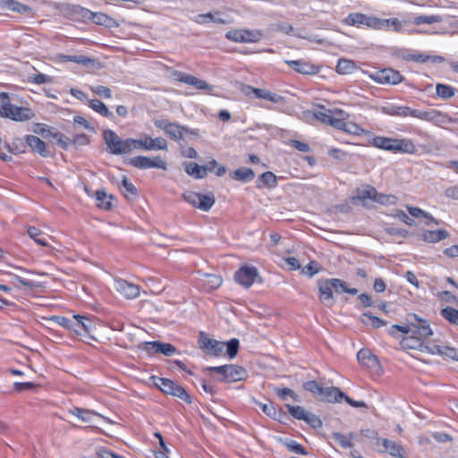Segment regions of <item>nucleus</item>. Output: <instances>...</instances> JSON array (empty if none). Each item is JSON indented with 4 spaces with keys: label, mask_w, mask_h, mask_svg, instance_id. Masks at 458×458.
Returning <instances> with one entry per match:
<instances>
[{
    "label": "nucleus",
    "mask_w": 458,
    "mask_h": 458,
    "mask_svg": "<svg viewBox=\"0 0 458 458\" xmlns=\"http://www.w3.org/2000/svg\"><path fill=\"white\" fill-rule=\"evenodd\" d=\"M400 344L403 349L420 350L431 354H438L453 360H458V352L456 349L441 344H433L430 346L426 345L415 334H410L409 335L404 336L401 340Z\"/></svg>",
    "instance_id": "obj_1"
},
{
    "label": "nucleus",
    "mask_w": 458,
    "mask_h": 458,
    "mask_svg": "<svg viewBox=\"0 0 458 458\" xmlns=\"http://www.w3.org/2000/svg\"><path fill=\"white\" fill-rule=\"evenodd\" d=\"M1 98V117L8 118L15 122H26L34 117L35 114L30 108L13 105L7 93H4Z\"/></svg>",
    "instance_id": "obj_2"
},
{
    "label": "nucleus",
    "mask_w": 458,
    "mask_h": 458,
    "mask_svg": "<svg viewBox=\"0 0 458 458\" xmlns=\"http://www.w3.org/2000/svg\"><path fill=\"white\" fill-rule=\"evenodd\" d=\"M103 137L110 154L118 156L132 152V138L123 140L109 129L104 131Z\"/></svg>",
    "instance_id": "obj_3"
},
{
    "label": "nucleus",
    "mask_w": 458,
    "mask_h": 458,
    "mask_svg": "<svg viewBox=\"0 0 458 458\" xmlns=\"http://www.w3.org/2000/svg\"><path fill=\"white\" fill-rule=\"evenodd\" d=\"M373 145L378 148L408 154H414L417 150L413 142L406 139L398 140L386 137H376L373 140Z\"/></svg>",
    "instance_id": "obj_4"
},
{
    "label": "nucleus",
    "mask_w": 458,
    "mask_h": 458,
    "mask_svg": "<svg viewBox=\"0 0 458 458\" xmlns=\"http://www.w3.org/2000/svg\"><path fill=\"white\" fill-rule=\"evenodd\" d=\"M183 199L187 203L202 211H208L216 201L212 192L202 194L192 191L184 192Z\"/></svg>",
    "instance_id": "obj_5"
},
{
    "label": "nucleus",
    "mask_w": 458,
    "mask_h": 458,
    "mask_svg": "<svg viewBox=\"0 0 458 458\" xmlns=\"http://www.w3.org/2000/svg\"><path fill=\"white\" fill-rule=\"evenodd\" d=\"M168 143L165 139L157 137L152 138L145 134L141 139L132 138V151L145 149L148 151L152 150H166Z\"/></svg>",
    "instance_id": "obj_6"
},
{
    "label": "nucleus",
    "mask_w": 458,
    "mask_h": 458,
    "mask_svg": "<svg viewBox=\"0 0 458 458\" xmlns=\"http://www.w3.org/2000/svg\"><path fill=\"white\" fill-rule=\"evenodd\" d=\"M207 370L216 371L222 376V380L225 382H237L246 378V370L237 365H225L219 367H208Z\"/></svg>",
    "instance_id": "obj_7"
},
{
    "label": "nucleus",
    "mask_w": 458,
    "mask_h": 458,
    "mask_svg": "<svg viewBox=\"0 0 458 458\" xmlns=\"http://www.w3.org/2000/svg\"><path fill=\"white\" fill-rule=\"evenodd\" d=\"M262 37L263 33L260 30L248 29L232 30L225 34L227 39L237 43H257Z\"/></svg>",
    "instance_id": "obj_8"
},
{
    "label": "nucleus",
    "mask_w": 458,
    "mask_h": 458,
    "mask_svg": "<svg viewBox=\"0 0 458 458\" xmlns=\"http://www.w3.org/2000/svg\"><path fill=\"white\" fill-rule=\"evenodd\" d=\"M338 109H325L321 108L314 113L307 111L304 112V117L306 120L310 121L311 118H315L323 123L329 124L333 127H339L343 124V122L339 118V115L336 114Z\"/></svg>",
    "instance_id": "obj_9"
},
{
    "label": "nucleus",
    "mask_w": 458,
    "mask_h": 458,
    "mask_svg": "<svg viewBox=\"0 0 458 458\" xmlns=\"http://www.w3.org/2000/svg\"><path fill=\"white\" fill-rule=\"evenodd\" d=\"M155 385L165 394H172L189 403L191 402L185 389L168 378L157 377L155 378Z\"/></svg>",
    "instance_id": "obj_10"
},
{
    "label": "nucleus",
    "mask_w": 458,
    "mask_h": 458,
    "mask_svg": "<svg viewBox=\"0 0 458 458\" xmlns=\"http://www.w3.org/2000/svg\"><path fill=\"white\" fill-rule=\"evenodd\" d=\"M395 115L396 116H403V117L413 116V117H417L420 120L429 121V122L439 121V118L442 116V114L438 111H436V110L419 111V110L411 109L409 106H396Z\"/></svg>",
    "instance_id": "obj_11"
},
{
    "label": "nucleus",
    "mask_w": 458,
    "mask_h": 458,
    "mask_svg": "<svg viewBox=\"0 0 458 458\" xmlns=\"http://www.w3.org/2000/svg\"><path fill=\"white\" fill-rule=\"evenodd\" d=\"M129 164L139 169L158 168L167 169V163L160 157L153 158L148 157L138 156L129 159Z\"/></svg>",
    "instance_id": "obj_12"
},
{
    "label": "nucleus",
    "mask_w": 458,
    "mask_h": 458,
    "mask_svg": "<svg viewBox=\"0 0 458 458\" xmlns=\"http://www.w3.org/2000/svg\"><path fill=\"white\" fill-rule=\"evenodd\" d=\"M199 346L208 355L219 356L224 352L225 343L208 338L205 333L200 332Z\"/></svg>",
    "instance_id": "obj_13"
},
{
    "label": "nucleus",
    "mask_w": 458,
    "mask_h": 458,
    "mask_svg": "<svg viewBox=\"0 0 458 458\" xmlns=\"http://www.w3.org/2000/svg\"><path fill=\"white\" fill-rule=\"evenodd\" d=\"M175 81L191 85L197 89L206 90L211 92L214 89V86L208 84L206 81L199 79L191 74L184 73L182 72H174L173 74Z\"/></svg>",
    "instance_id": "obj_14"
},
{
    "label": "nucleus",
    "mask_w": 458,
    "mask_h": 458,
    "mask_svg": "<svg viewBox=\"0 0 458 458\" xmlns=\"http://www.w3.org/2000/svg\"><path fill=\"white\" fill-rule=\"evenodd\" d=\"M259 278L257 268L249 266L242 267L234 275L235 281L245 288L250 287Z\"/></svg>",
    "instance_id": "obj_15"
},
{
    "label": "nucleus",
    "mask_w": 458,
    "mask_h": 458,
    "mask_svg": "<svg viewBox=\"0 0 458 458\" xmlns=\"http://www.w3.org/2000/svg\"><path fill=\"white\" fill-rule=\"evenodd\" d=\"M370 78L377 83L394 85L400 83L403 80L400 72L393 69H383L376 72L370 75Z\"/></svg>",
    "instance_id": "obj_16"
},
{
    "label": "nucleus",
    "mask_w": 458,
    "mask_h": 458,
    "mask_svg": "<svg viewBox=\"0 0 458 458\" xmlns=\"http://www.w3.org/2000/svg\"><path fill=\"white\" fill-rule=\"evenodd\" d=\"M142 349L149 354L162 353L165 356H171L176 352V348L167 343L146 342Z\"/></svg>",
    "instance_id": "obj_17"
},
{
    "label": "nucleus",
    "mask_w": 458,
    "mask_h": 458,
    "mask_svg": "<svg viewBox=\"0 0 458 458\" xmlns=\"http://www.w3.org/2000/svg\"><path fill=\"white\" fill-rule=\"evenodd\" d=\"M359 362L374 373H379L381 366L377 356L373 355L369 350L361 349L358 354Z\"/></svg>",
    "instance_id": "obj_18"
},
{
    "label": "nucleus",
    "mask_w": 458,
    "mask_h": 458,
    "mask_svg": "<svg viewBox=\"0 0 458 458\" xmlns=\"http://www.w3.org/2000/svg\"><path fill=\"white\" fill-rule=\"evenodd\" d=\"M319 292V301L327 307H332L335 304V298L333 295L334 286L331 284V279L320 280L318 283Z\"/></svg>",
    "instance_id": "obj_19"
},
{
    "label": "nucleus",
    "mask_w": 458,
    "mask_h": 458,
    "mask_svg": "<svg viewBox=\"0 0 458 458\" xmlns=\"http://www.w3.org/2000/svg\"><path fill=\"white\" fill-rule=\"evenodd\" d=\"M154 123L157 128L163 130L166 134L174 140L182 139L183 133L186 131L185 127L169 123L166 120H157Z\"/></svg>",
    "instance_id": "obj_20"
},
{
    "label": "nucleus",
    "mask_w": 458,
    "mask_h": 458,
    "mask_svg": "<svg viewBox=\"0 0 458 458\" xmlns=\"http://www.w3.org/2000/svg\"><path fill=\"white\" fill-rule=\"evenodd\" d=\"M114 288L118 293L128 299L136 298L140 294V287L137 284L121 278L114 280Z\"/></svg>",
    "instance_id": "obj_21"
},
{
    "label": "nucleus",
    "mask_w": 458,
    "mask_h": 458,
    "mask_svg": "<svg viewBox=\"0 0 458 458\" xmlns=\"http://www.w3.org/2000/svg\"><path fill=\"white\" fill-rule=\"evenodd\" d=\"M411 317L417 321V324L412 323V334H415L423 342L433 335V331L427 320L419 318L416 314H411Z\"/></svg>",
    "instance_id": "obj_22"
},
{
    "label": "nucleus",
    "mask_w": 458,
    "mask_h": 458,
    "mask_svg": "<svg viewBox=\"0 0 458 458\" xmlns=\"http://www.w3.org/2000/svg\"><path fill=\"white\" fill-rule=\"evenodd\" d=\"M81 15L83 18L90 20L92 21V22L98 25L111 27L113 24L115 23L113 18L103 13H93L88 9H82Z\"/></svg>",
    "instance_id": "obj_23"
},
{
    "label": "nucleus",
    "mask_w": 458,
    "mask_h": 458,
    "mask_svg": "<svg viewBox=\"0 0 458 458\" xmlns=\"http://www.w3.org/2000/svg\"><path fill=\"white\" fill-rule=\"evenodd\" d=\"M285 64L301 74H316L319 72L318 66L302 60H286Z\"/></svg>",
    "instance_id": "obj_24"
},
{
    "label": "nucleus",
    "mask_w": 458,
    "mask_h": 458,
    "mask_svg": "<svg viewBox=\"0 0 458 458\" xmlns=\"http://www.w3.org/2000/svg\"><path fill=\"white\" fill-rule=\"evenodd\" d=\"M377 196V190L372 186H365L363 188L358 189L356 191L355 195L352 197V201L353 204L361 203L362 205H367L368 200L375 199Z\"/></svg>",
    "instance_id": "obj_25"
},
{
    "label": "nucleus",
    "mask_w": 458,
    "mask_h": 458,
    "mask_svg": "<svg viewBox=\"0 0 458 458\" xmlns=\"http://www.w3.org/2000/svg\"><path fill=\"white\" fill-rule=\"evenodd\" d=\"M70 413L75 416L77 419H79L81 421L89 423V424H95L98 422V420L104 419L103 416L100 414L94 412L89 410H83L80 408H72L70 410Z\"/></svg>",
    "instance_id": "obj_26"
},
{
    "label": "nucleus",
    "mask_w": 458,
    "mask_h": 458,
    "mask_svg": "<svg viewBox=\"0 0 458 458\" xmlns=\"http://www.w3.org/2000/svg\"><path fill=\"white\" fill-rule=\"evenodd\" d=\"M449 233L445 229L426 230L420 234V238L428 243H437L446 239Z\"/></svg>",
    "instance_id": "obj_27"
},
{
    "label": "nucleus",
    "mask_w": 458,
    "mask_h": 458,
    "mask_svg": "<svg viewBox=\"0 0 458 458\" xmlns=\"http://www.w3.org/2000/svg\"><path fill=\"white\" fill-rule=\"evenodd\" d=\"M344 396V394L341 392L337 387L331 386L326 388L323 387L318 398L324 402L337 403L340 402Z\"/></svg>",
    "instance_id": "obj_28"
},
{
    "label": "nucleus",
    "mask_w": 458,
    "mask_h": 458,
    "mask_svg": "<svg viewBox=\"0 0 458 458\" xmlns=\"http://www.w3.org/2000/svg\"><path fill=\"white\" fill-rule=\"evenodd\" d=\"M336 114L339 115L338 119H341L343 122L341 126L335 127L336 129L344 130V131L351 134H360L361 129L357 124L347 121L349 115L346 112L343 110H337Z\"/></svg>",
    "instance_id": "obj_29"
},
{
    "label": "nucleus",
    "mask_w": 458,
    "mask_h": 458,
    "mask_svg": "<svg viewBox=\"0 0 458 458\" xmlns=\"http://www.w3.org/2000/svg\"><path fill=\"white\" fill-rule=\"evenodd\" d=\"M26 143L35 152L38 153L42 157H47L48 151L46 148V144L38 137L34 135H28L25 138Z\"/></svg>",
    "instance_id": "obj_30"
},
{
    "label": "nucleus",
    "mask_w": 458,
    "mask_h": 458,
    "mask_svg": "<svg viewBox=\"0 0 458 458\" xmlns=\"http://www.w3.org/2000/svg\"><path fill=\"white\" fill-rule=\"evenodd\" d=\"M248 89L250 91H252L258 98L266 99V100H268L273 103H282L284 101V98L282 96L277 95L269 90L257 89V88H253V87H249Z\"/></svg>",
    "instance_id": "obj_31"
},
{
    "label": "nucleus",
    "mask_w": 458,
    "mask_h": 458,
    "mask_svg": "<svg viewBox=\"0 0 458 458\" xmlns=\"http://www.w3.org/2000/svg\"><path fill=\"white\" fill-rule=\"evenodd\" d=\"M377 445L384 447L383 451L387 452L394 457L400 456V454L403 452L401 445L386 438H378L377 440Z\"/></svg>",
    "instance_id": "obj_32"
},
{
    "label": "nucleus",
    "mask_w": 458,
    "mask_h": 458,
    "mask_svg": "<svg viewBox=\"0 0 458 458\" xmlns=\"http://www.w3.org/2000/svg\"><path fill=\"white\" fill-rule=\"evenodd\" d=\"M277 185V177L272 172H265L259 175L257 181L258 188L273 189Z\"/></svg>",
    "instance_id": "obj_33"
},
{
    "label": "nucleus",
    "mask_w": 458,
    "mask_h": 458,
    "mask_svg": "<svg viewBox=\"0 0 458 458\" xmlns=\"http://www.w3.org/2000/svg\"><path fill=\"white\" fill-rule=\"evenodd\" d=\"M97 206L105 210H110L113 207V196L107 194L104 190H98L95 192Z\"/></svg>",
    "instance_id": "obj_34"
},
{
    "label": "nucleus",
    "mask_w": 458,
    "mask_h": 458,
    "mask_svg": "<svg viewBox=\"0 0 458 458\" xmlns=\"http://www.w3.org/2000/svg\"><path fill=\"white\" fill-rule=\"evenodd\" d=\"M184 169L189 175L196 179H202L206 177L208 170L207 167L192 162L184 164Z\"/></svg>",
    "instance_id": "obj_35"
},
{
    "label": "nucleus",
    "mask_w": 458,
    "mask_h": 458,
    "mask_svg": "<svg viewBox=\"0 0 458 458\" xmlns=\"http://www.w3.org/2000/svg\"><path fill=\"white\" fill-rule=\"evenodd\" d=\"M356 435L354 433H350L348 435H344L338 432H335L332 435L333 439L336 444H338L343 448H351L353 446V439Z\"/></svg>",
    "instance_id": "obj_36"
},
{
    "label": "nucleus",
    "mask_w": 458,
    "mask_h": 458,
    "mask_svg": "<svg viewBox=\"0 0 458 458\" xmlns=\"http://www.w3.org/2000/svg\"><path fill=\"white\" fill-rule=\"evenodd\" d=\"M73 318L75 319V321H74L75 325L80 326L81 334H83V333L90 334L93 332L95 324L90 319H89L86 317L80 316V315H74Z\"/></svg>",
    "instance_id": "obj_37"
},
{
    "label": "nucleus",
    "mask_w": 458,
    "mask_h": 458,
    "mask_svg": "<svg viewBox=\"0 0 458 458\" xmlns=\"http://www.w3.org/2000/svg\"><path fill=\"white\" fill-rule=\"evenodd\" d=\"M367 15L361 13H350L343 23L349 26H361L366 24Z\"/></svg>",
    "instance_id": "obj_38"
},
{
    "label": "nucleus",
    "mask_w": 458,
    "mask_h": 458,
    "mask_svg": "<svg viewBox=\"0 0 458 458\" xmlns=\"http://www.w3.org/2000/svg\"><path fill=\"white\" fill-rule=\"evenodd\" d=\"M29 236L38 245L48 246L47 237L43 232L34 226H29L27 229Z\"/></svg>",
    "instance_id": "obj_39"
},
{
    "label": "nucleus",
    "mask_w": 458,
    "mask_h": 458,
    "mask_svg": "<svg viewBox=\"0 0 458 458\" xmlns=\"http://www.w3.org/2000/svg\"><path fill=\"white\" fill-rule=\"evenodd\" d=\"M233 177L242 182H250L254 179L255 174L252 169L242 167L233 171Z\"/></svg>",
    "instance_id": "obj_40"
},
{
    "label": "nucleus",
    "mask_w": 458,
    "mask_h": 458,
    "mask_svg": "<svg viewBox=\"0 0 458 458\" xmlns=\"http://www.w3.org/2000/svg\"><path fill=\"white\" fill-rule=\"evenodd\" d=\"M222 277L216 275L205 274L203 285L209 291L218 288L222 284Z\"/></svg>",
    "instance_id": "obj_41"
},
{
    "label": "nucleus",
    "mask_w": 458,
    "mask_h": 458,
    "mask_svg": "<svg viewBox=\"0 0 458 458\" xmlns=\"http://www.w3.org/2000/svg\"><path fill=\"white\" fill-rule=\"evenodd\" d=\"M51 320L55 321L56 324L63 327L64 328L73 331L77 335H81V330L79 328H76V325H75L74 321H72L64 317H57V316L52 317Z\"/></svg>",
    "instance_id": "obj_42"
},
{
    "label": "nucleus",
    "mask_w": 458,
    "mask_h": 458,
    "mask_svg": "<svg viewBox=\"0 0 458 458\" xmlns=\"http://www.w3.org/2000/svg\"><path fill=\"white\" fill-rule=\"evenodd\" d=\"M331 284L334 286L335 293H348L352 295H355L358 293L357 289L349 288L345 282L338 278H332Z\"/></svg>",
    "instance_id": "obj_43"
},
{
    "label": "nucleus",
    "mask_w": 458,
    "mask_h": 458,
    "mask_svg": "<svg viewBox=\"0 0 458 458\" xmlns=\"http://www.w3.org/2000/svg\"><path fill=\"white\" fill-rule=\"evenodd\" d=\"M360 320L364 325L371 326L374 328H378V327L386 325V323L383 320H381L379 318L373 316L369 312L363 313L361 315Z\"/></svg>",
    "instance_id": "obj_44"
},
{
    "label": "nucleus",
    "mask_w": 458,
    "mask_h": 458,
    "mask_svg": "<svg viewBox=\"0 0 458 458\" xmlns=\"http://www.w3.org/2000/svg\"><path fill=\"white\" fill-rule=\"evenodd\" d=\"M194 21L197 23H203L207 21H213L215 23H226V21L221 18L217 13L213 14L211 13H207L203 14H199L194 18Z\"/></svg>",
    "instance_id": "obj_45"
},
{
    "label": "nucleus",
    "mask_w": 458,
    "mask_h": 458,
    "mask_svg": "<svg viewBox=\"0 0 458 458\" xmlns=\"http://www.w3.org/2000/svg\"><path fill=\"white\" fill-rule=\"evenodd\" d=\"M442 21V17L439 15H419L414 17L412 23L420 26L421 24H433Z\"/></svg>",
    "instance_id": "obj_46"
},
{
    "label": "nucleus",
    "mask_w": 458,
    "mask_h": 458,
    "mask_svg": "<svg viewBox=\"0 0 458 458\" xmlns=\"http://www.w3.org/2000/svg\"><path fill=\"white\" fill-rule=\"evenodd\" d=\"M440 313L447 321L458 326V310L452 307H446L442 309Z\"/></svg>",
    "instance_id": "obj_47"
},
{
    "label": "nucleus",
    "mask_w": 458,
    "mask_h": 458,
    "mask_svg": "<svg viewBox=\"0 0 458 458\" xmlns=\"http://www.w3.org/2000/svg\"><path fill=\"white\" fill-rule=\"evenodd\" d=\"M89 106L96 111L97 113L102 114L103 116L109 117L111 113L107 106L98 99H92L89 101Z\"/></svg>",
    "instance_id": "obj_48"
},
{
    "label": "nucleus",
    "mask_w": 458,
    "mask_h": 458,
    "mask_svg": "<svg viewBox=\"0 0 458 458\" xmlns=\"http://www.w3.org/2000/svg\"><path fill=\"white\" fill-rule=\"evenodd\" d=\"M121 191L126 198L137 195V189L135 186L127 179L126 176L123 177Z\"/></svg>",
    "instance_id": "obj_49"
},
{
    "label": "nucleus",
    "mask_w": 458,
    "mask_h": 458,
    "mask_svg": "<svg viewBox=\"0 0 458 458\" xmlns=\"http://www.w3.org/2000/svg\"><path fill=\"white\" fill-rule=\"evenodd\" d=\"M374 201L381 205H394L397 202V197L391 194L379 193L377 191V196L375 197Z\"/></svg>",
    "instance_id": "obj_50"
},
{
    "label": "nucleus",
    "mask_w": 458,
    "mask_h": 458,
    "mask_svg": "<svg viewBox=\"0 0 458 458\" xmlns=\"http://www.w3.org/2000/svg\"><path fill=\"white\" fill-rule=\"evenodd\" d=\"M437 94L439 98L447 99L452 98L454 95V89L445 84H437Z\"/></svg>",
    "instance_id": "obj_51"
},
{
    "label": "nucleus",
    "mask_w": 458,
    "mask_h": 458,
    "mask_svg": "<svg viewBox=\"0 0 458 458\" xmlns=\"http://www.w3.org/2000/svg\"><path fill=\"white\" fill-rule=\"evenodd\" d=\"M353 69L354 64L352 61L346 59L339 60L336 66V71L341 74L351 73L353 71Z\"/></svg>",
    "instance_id": "obj_52"
},
{
    "label": "nucleus",
    "mask_w": 458,
    "mask_h": 458,
    "mask_svg": "<svg viewBox=\"0 0 458 458\" xmlns=\"http://www.w3.org/2000/svg\"><path fill=\"white\" fill-rule=\"evenodd\" d=\"M289 413L297 420H302L306 416V413L308 412L303 407L301 406H294L291 404L286 405Z\"/></svg>",
    "instance_id": "obj_53"
},
{
    "label": "nucleus",
    "mask_w": 458,
    "mask_h": 458,
    "mask_svg": "<svg viewBox=\"0 0 458 458\" xmlns=\"http://www.w3.org/2000/svg\"><path fill=\"white\" fill-rule=\"evenodd\" d=\"M303 388L306 391H309L310 393H311L312 394H314L315 396H318V397H319V395H320V394L322 392V389H323V387L320 386L314 380H310V381H308V382L304 383L303 384Z\"/></svg>",
    "instance_id": "obj_54"
},
{
    "label": "nucleus",
    "mask_w": 458,
    "mask_h": 458,
    "mask_svg": "<svg viewBox=\"0 0 458 458\" xmlns=\"http://www.w3.org/2000/svg\"><path fill=\"white\" fill-rule=\"evenodd\" d=\"M239 344V340L235 338L231 339L229 342L225 344V346L226 345V352L231 359L237 355Z\"/></svg>",
    "instance_id": "obj_55"
},
{
    "label": "nucleus",
    "mask_w": 458,
    "mask_h": 458,
    "mask_svg": "<svg viewBox=\"0 0 458 458\" xmlns=\"http://www.w3.org/2000/svg\"><path fill=\"white\" fill-rule=\"evenodd\" d=\"M365 26L374 30H381L383 29V19L377 18L376 16L367 15Z\"/></svg>",
    "instance_id": "obj_56"
},
{
    "label": "nucleus",
    "mask_w": 458,
    "mask_h": 458,
    "mask_svg": "<svg viewBox=\"0 0 458 458\" xmlns=\"http://www.w3.org/2000/svg\"><path fill=\"white\" fill-rule=\"evenodd\" d=\"M77 64H81L85 66L100 69L101 65L98 62H97L95 59H92L90 57H88L86 55H78V61Z\"/></svg>",
    "instance_id": "obj_57"
},
{
    "label": "nucleus",
    "mask_w": 458,
    "mask_h": 458,
    "mask_svg": "<svg viewBox=\"0 0 458 458\" xmlns=\"http://www.w3.org/2000/svg\"><path fill=\"white\" fill-rule=\"evenodd\" d=\"M303 420L314 428H318L322 425L321 420L317 415L309 411L306 413Z\"/></svg>",
    "instance_id": "obj_58"
},
{
    "label": "nucleus",
    "mask_w": 458,
    "mask_h": 458,
    "mask_svg": "<svg viewBox=\"0 0 458 458\" xmlns=\"http://www.w3.org/2000/svg\"><path fill=\"white\" fill-rule=\"evenodd\" d=\"M53 138L56 140L57 144L64 149H67L70 144H72V140L59 132H55Z\"/></svg>",
    "instance_id": "obj_59"
},
{
    "label": "nucleus",
    "mask_w": 458,
    "mask_h": 458,
    "mask_svg": "<svg viewBox=\"0 0 458 458\" xmlns=\"http://www.w3.org/2000/svg\"><path fill=\"white\" fill-rule=\"evenodd\" d=\"M257 404L261 408L263 412L265 414H267L268 417L273 418V419L276 418L277 412H276V409L273 403H257Z\"/></svg>",
    "instance_id": "obj_60"
},
{
    "label": "nucleus",
    "mask_w": 458,
    "mask_h": 458,
    "mask_svg": "<svg viewBox=\"0 0 458 458\" xmlns=\"http://www.w3.org/2000/svg\"><path fill=\"white\" fill-rule=\"evenodd\" d=\"M90 89L95 94H97L100 97H103L106 98H110L112 97L111 89L106 86H102V85L91 86Z\"/></svg>",
    "instance_id": "obj_61"
},
{
    "label": "nucleus",
    "mask_w": 458,
    "mask_h": 458,
    "mask_svg": "<svg viewBox=\"0 0 458 458\" xmlns=\"http://www.w3.org/2000/svg\"><path fill=\"white\" fill-rule=\"evenodd\" d=\"M408 211L410 215L414 217H424L428 219L430 222L436 223L435 219L432 216H430L428 213H426L425 211L419 208L410 207L408 208Z\"/></svg>",
    "instance_id": "obj_62"
},
{
    "label": "nucleus",
    "mask_w": 458,
    "mask_h": 458,
    "mask_svg": "<svg viewBox=\"0 0 458 458\" xmlns=\"http://www.w3.org/2000/svg\"><path fill=\"white\" fill-rule=\"evenodd\" d=\"M319 266L314 261H310L307 266L302 268V273L308 275L310 277L319 272Z\"/></svg>",
    "instance_id": "obj_63"
},
{
    "label": "nucleus",
    "mask_w": 458,
    "mask_h": 458,
    "mask_svg": "<svg viewBox=\"0 0 458 458\" xmlns=\"http://www.w3.org/2000/svg\"><path fill=\"white\" fill-rule=\"evenodd\" d=\"M444 195L449 199L458 200V184L445 189Z\"/></svg>",
    "instance_id": "obj_64"
}]
</instances>
